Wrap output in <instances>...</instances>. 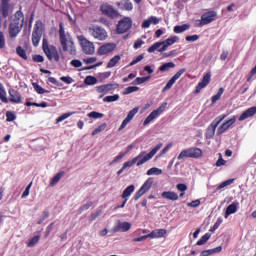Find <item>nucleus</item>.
I'll return each mask as SVG.
<instances>
[{
    "label": "nucleus",
    "mask_w": 256,
    "mask_h": 256,
    "mask_svg": "<svg viewBox=\"0 0 256 256\" xmlns=\"http://www.w3.org/2000/svg\"><path fill=\"white\" fill-rule=\"evenodd\" d=\"M59 39L60 45L64 53L75 56L77 55V47L73 41V37L69 33H65V28L63 27V22L59 24Z\"/></svg>",
    "instance_id": "f257e3e1"
},
{
    "label": "nucleus",
    "mask_w": 256,
    "mask_h": 256,
    "mask_svg": "<svg viewBox=\"0 0 256 256\" xmlns=\"http://www.w3.org/2000/svg\"><path fill=\"white\" fill-rule=\"evenodd\" d=\"M163 147V144H157L148 154L145 155V151L141 152L138 156L133 158L131 161H127L123 164V169H128V167H133V165H137V167H141V165L147 163V161H151L157 152Z\"/></svg>",
    "instance_id": "f03ea898"
},
{
    "label": "nucleus",
    "mask_w": 256,
    "mask_h": 256,
    "mask_svg": "<svg viewBox=\"0 0 256 256\" xmlns=\"http://www.w3.org/2000/svg\"><path fill=\"white\" fill-rule=\"evenodd\" d=\"M24 20L23 12L21 10L16 11L14 14V19L9 25V37L11 39H15V37L21 33Z\"/></svg>",
    "instance_id": "7ed1b4c3"
},
{
    "label": "nucleus",
    "mask_w": 256,
    "mask_h": 256,
    "mask_svg": "<svg viewBox=\"0 0 256 256\" xmlns=\"http://www.w3.org/2000/svg\"><path fill=\"white\" fill-rule=\"evenodd\" d=\"M42 50L44 51L47 59L50 61H54L55 63H59V61H61V56L59 55L57 47L54 45H49L47 38H43L42 40Z\"/></svg>",
    "instance_id": "20e7f679"
},
{
    "label": "nucleus",
    "mask_w": 256,
    "mask_h": 256,
    "mask_svg": "<svg viewBox=\"0 0 256 256\" xmlns=\"http://www.w3.org/2000/svg\"><path fill=\"white\" fill-rule=\"evenodd\" d=\"M87 32L91 37L94 39H97V41H105L109 35L107 34V30L103 28L102 26H99L97 24H92L87 28Z\"/></svg>",
    "instance_id": "39448f33"
},
{
    "label": "nucleus",
    "mask_w": 256,
    "mask_h": 256,
    "mask_svg": "<svg viewBox=\"0 0 256 256\" xmlns=\"http://www.w3.org/2000/svg\"><path fill=\"white\" fill-rule=\"evenodd\" d=\"M43 28V21L37 20L32 32V45L34 47H39V43H41V37H43Z\"/></svg>",
    "instance_id": "423d86ee"
},
{
    "label": "nucleus",
    "mask_w": 256,
    "mask_h": 256,
    "mask_svg": "<svg viewBox=\"0 0 256 256\" xmlns=\"http://www.w3.org/2000/svg\"><path fill=\"white\" fill-rule=\"evenodd\" d=\"M200 157H203V150L201 148H188L180 152L178 155V160L181 161V159L190 158V159H199Z\"/></svg>",
    "instance_id": "0eeeda50"
},
{
    "label": "nucleus",
    "mask_w": 256,
    "mask_h": 256,
    "mask_svg": "<svg viewBox=\"0 0 256 256\" xmlns=\"http://www.w3.org/2000/svg\"><path fill=\"white\" fill-rule=\"evenodd\" d=\"M78 41L82 47V51L83 53H85V55H93V53H95V44H93V42L87 40V38H85V36L80 35L78 36Z\"/></svg>",
    "instance_id": "6e6552de"
},
{
    "label": "nucleus",
    "mask_w": 256,
    "mask_h": 256,
    "mask_svg": "<svg viewBox=\"0 0 256 256\" xmlns=\"http://www.w3.org/2000/svg\"><path fill=\"white\" fill-rule=\"evenodd\" d=\"M133 27V20L129 17H124L121 19L116 26V33L118 35H123V33H127Z\"/></svg>",
    "instance_id": "1a4fd4ad"
},
{
    "label": "nucleus",
    "mask_w": 256,
    "mask_h": 256,
    "mask_svg": "<svg viewBox=\"0 0 256 256\" xmlns=\"http://www.w3.org/2000/svg\"><path fill=\"white\" fill-rule=\"evenodd\" d=\"M217 17V12L209 11L204 13L201 16L200 20H196L195 27H204V25H209V23H213V20Z\"/></svg>",
    "instance_id": "9d476101"
},
{
    "label": "nucleus",
    "mask_w": 256,
    "mask_h": 256,
    "mask_svg": "<svg viewBox=\"0 0 256 256\" xmlns=\"http://www.w3.org/2000/svg\"><path fill=\"white\" fill-rule=\"evenodd\" d=\"M154 181L155 180L153 177L148 178L134 195V201H139V199H141V197H143V195H145V193H147V191L153 187Z\"/></svg>",
    "instance_id": "9b49d317"
},
{
    "label": "nucleus",
    "mask_w": 256,
    "mask_h": 256,
    "mask_svg": "<svg viewBox=\"0 0 256 256\" xmlns=\"http://www.w3.org/2000/svg\"><path fill=\"white\" fill-rule=\"evenodd\" d=\"M100 11L102 15H106V17H110V19H117V17H119V12L109 3H103L100 6Z\"/></svg>",
    "instance_id": "f8f14e48"
},
{
    "label": "nucleus",
    "mask_w": 256,
    "mask_h": 256,
    "mask_svg": "<svg viewBox=\"0 0 256 256\" xmlns=\"http://www.w3.org/2000/svg\"><path fill=\"white\" fill-rule=\"evenodd\" d=\"M227 117L226 114L220 116L219 119H215L212 121V123L208 126L207 131H206V137L207 139H213L215 136V131H217V127H219V123L223 121Z\"/></svg>",
    "instance_id": "ddd939ff"
},
{
    "label": "nucleus",
    "mask_w": 256,
    "mask_h": 256,
    "mask_svg": "<svg viewBox=\"0 0 256 256\" xmlns=\"http://www.w3.org/2000/svg\"><path fill=\"white\" fill-rule=\"evenodd\" d=\"M177 41H179V37L178 36H174L172 38H168L162 42H156L154 43L152 46H150L148 48V53H155V51H157V49H159V47H161V45H163V43H165L166 45H168V47H171V45H175V43H177Z\"/></svg>",
    "instance_id": "4468645a"
},
{
    "label": "nucleus",
    "mask_w": 256,
    "mask_h": 256,
    "mask_svg": "<svg viewBox=\"0 0 256 256\" xmlns=\"http://www.w3.org/2000/svg\"><path fill=\"white\" fill-rule=\"evenodd\" d=\"M167 107V103H162L159 108H157L156 110L152 111L147 118L144 120L143 125H149V123H151L152 121H155V119H157V117H159V115H161V113H163L165 111Z\"/></svg>",
    "instance_id": "2eb2a0df"
},
{
    "label": "nucleus",
    "mask_w": 256,
    "mask_h": 256,
    "mask_svg": "<svg viewBox=\"0 0 256 256\" xmlns=\"http://www.w3.org/2000/svg\"><path fill=\"white\" fill-rule=\"evenodd\" d=\"M137 113H139V107H135L130 110L127 114V117L123 120L122 124L118 128V131H123V129H125L127 125H129V123L133 121V118L135 117V115H137Z\"/></svg>",
    "instance_id": "dca6fc26"
},
{
    "label": "nucleus",
    "mask_w": 256,
    "mask_h": 256,
    "mask_svg": "<svg viewBox=\"0 0 256 256\" xmlns=\"http://www.w3.org/2000/svg\"><path fill=\"white\" fill-rule=\"evenodd\" d=\"M186 71H187L186 68H182L174 76H172V78L167 82L165 87L162 89L163 93H165V91H169V89H171V87L175 85V83L177 82V79H179L181 75H183Z\"/></svg>",
    "instance_id": "f3484780"
},
{
    "label": "nucleus",
    "mask_w": 256,
    "mask_h": 256,
    "mask_svg": "<svg viewBox=\"0 0 256 256\" xmlns=\"http://www.w3.org/2000/svg\"><path fill=\"white\" fill-rule=\"evenodd\" d=\"M209 83H211V72H208L203 76L201 82L197 84L194 93H201V90L205 89Z\"/></svg>",
    "instance_id": "a211bd4d"
},
{
    "label": "nucleus",
    "mask_w": 256,
    "mask_h": 256,
    "mask_svg": "<svg viewBox=\"0 0 256 256\" xmlns=\"http://www.w3.org/2000/svg\"><path fill=\"white\" fill-rule=\"evenodd\" d=\"M118 87L119 85L117 84H104V85L96 86V91L97 93H102L103 95H107L109 91H115V89H117Z\"/></svg>",
    "instance_id": "6ab92c4d"
},
{
    "label": "nucleus",
    "mask_w": 256,
    "mask_h": 256,
    "mask_svg": "<svg viewBox=\"0 0 256 256\" xmlns=\"http://www.w3.org/2000/svg\"><path fill=\"white\" fill-rule=\"evenodd\" d=\"M8 93H9V101L11 103H21L23 97L21 96L19 91L15 90L13 88H10L8 90Z\"/></svg>",
    "instance_id": "aec40b11"
},
{
    "label": "nucleus",
    "mask_w": 256,
    "mask_h": 256,
    "mask_svg": "<svg viewBox=\"0 0 256 256\" xmlns=\"http://www.w3.org/2000/svg\"><path fill=\"white\" fill-rule=\"evenodd\" d=\"M116 47L113 43L104 44L98 48V55H107V53L115 51Z\"/></svg>",
    "instance_id": "412c9836"
},
{
    "label": "nucleus",
    "mask_w": 256,
    "mask_h": 256,
    "mask_svg": "<svg viewBox=\"0 0 256 256\" xmlns=\"http://www.w3.org/2000/svg\"><path fill=\"white\" fill-rule=\"evenodd\" d=\"M131 229V223L129 222H119L117 226L113 228L114 233H119L121 231L122 233H127Z\"/></svg>",
    "instance_id": "4be33fe9"
},
{
    "label": "nucleus",
    "mask_w": 256,
    "mask_h": 256,
    "mask_svg": "<svg viewBox=\"0 0 256 256\" xmlns=\"http://www.w3.org/2000/svg\"><path fill=\"white\" fill-rule=\"evenodd\" d=\"M167 235V229H155L151 233L148 234L150 239H161Z\"/></svg>",
    "instance_id": "5701e85b"
},
{
    "label": "nucleus",
    "mask_w": 256,
    "mask_h": 256,
    "mask_svg": "<svg viewBox=\"0 0 256 256\" xmlns=\"http://www.w3.org/2000/svg\"><path fill=\"white\" fill-rule=\"evenodd\" d=\"M253 115H256V106L250 107L244 111L238 118V121H245V119H249V117H253Z\"/></svg>",
    "instance_id": "b1692460"
},
{
    "label": "nucleus",
    "mask_w": 256,
    "mask_h": 256,
    "mask_svg": "<svg viewBox=\"0 0 256 256\" xmlns=\"http://www.w3.org/2000/svg\"><path fill=\"white\" fill-rule=\"evenodd\" d=\"M162 199H168V201H178L179 195L173 191H165L161 194Z\"/></svg>",
    "instance_id": "393cba45"
},
{
    "label": "nucleus",
    "mask_w": 256,
    "mask_h": 256,
    "mask_svg": "<svg viewBox=\"0 0 256 256\" xmlns=\"http://www.w3.org/2000/svg\"><path fill=\"white\" fill-rule=\"evenodd\" d=\"M118 7L123 9L124 11H132L133 10V3L130 0H122L118 2Z\"/></svg>",
    "instance_id": "a878e982"
},
{
    "label": "nucleus",
    "mask_w": 256,
    "mask_h": 256,
    "mask_svg": "<svg viewBox=\"0 0 256 256\" xmlns=\"http://www.w3.org/2000/svg\"><path fill=\"white\" fill-rule=\"evenodd\" d=\"M221 251H223V247L218 246V247L213 248V249L203 250V251L200 253V256L215 255V253H221Z\"/></svg>",
    "instance_id": "bb28decb"
},
{
    "label": "nucleus",
    "mask_w": 256,
    "mask_h": 256,
    "mask_svg": "<svg viewBox=\"0 0 256 256\" xmlns=\"http://www.w3.org/2000/svg\"><path fill=\"white\" fill-rule=\"evenodd\" d=\"M237 205H239V203L233 202L226 208L225 219H227L229 215H233V213H237Z\"/></svg>",
    "instance_id": "cd10ccee"
},
{
    "label": "nucleus",
    "mask_w": 256,
    "mask_h": 256,
    "mask_svg": "<svg viewBox=\"0 0 256 256\" xmlns=\"http://www.w3.org/2000/svg\"><path fill=\"white\" fill-rule=\"evenodd\" d=\"M65 175V171L58 172L50 181V187H54V185H57L59 181H61V178Z\"/></svg>",
    "instance_id": "c85d7f7f"
},
{
    "label": "nucleus",
    "mask_w": 256,
    "mask_h": 256,
    "mask_svg": "<svg viewBox=\"0 0 256 256\" xmlns=\"http://www.w3.org/2000/svg\"><path fill=\"white\" fill-rule=\"evenodd\" d=\"M169 69H175V63H173V62H167V63L162 64V65L159 67V71H160L161 73H165V71H169Z\"/></svg>",
    "instance_id": "c756f323"
},
{
    "label": "nucleus",
    "mask_w": 256,
    "mask_h": 256,
    "mask_svg": "<svg viewBox=\"0 0 256 256\" xmlns=\"http://www.w3.org/2000/svg\"><path fill=\"white\" fill-rule=\"evenodd\" d=\"M0 100L2 103H9V99L7 98V92L5 91V87H3V83L0 82Z\"/></svg>",
    "instance_id": "7c9ffc66"
},
{
    "label": "nucleus",
    "mask_w": 256,
    "mask_h": 256,
    "mask_svg": "<svg viewBox=\"0 0 256 256\" xmlns=\"http://www.w3.org/2000/svg\"><path fill=\"white\" fill-rule=\"evenodd\" d=\"M135 191V185L128 186L122 193V199H127V197H131V194Z\"/></svg>",
    "instance_id": "2f4dec72"
},
{
    "label": "nucleus",
    "mask_w": 256,
    "mask_h": 256,
    "mask_svg": "<svg viewBox=\"0 0 256 256\" xmlns=\"http://www.w3.org/2000/svg\"><path fill=\"white\" fill-rule=\"evenodd\" d=\"M119 61H121V56L116 55L114 56L112 59H110V61L107 63V68L108 69H113V67H115L117 65V63H119Z\"/></svg>",
    "instance_id": "473e14b6"
},
{
    "label": "nucleus",
    "mask_w": 256,
    "mask_h": 256,
    "mask_svg": "<svg viewBox=\"0 0 256 256\" xmlns=\"http://www.w3.org/2000/svg\"><path fill=\"white\" fill-rule=\"evenodd\" d=\"M223 93H225V89L223 87L219 88L217 94L212 96L211 98L212 105H215V103H217L219 99H221V95H223Z\"/></svg>",
    "instance_id": "72a5a7b5"
},
{
    "label": "nucleus",
    "mask_w": 256,
    "mask_h": 256,
    "mask_svg": "<svg viewBox=\"0 0 256 256\" xmlns=\"http://www.w3.org/2000/svg\"><path fill=\"white\" fill-rule=\"evenodd\" d=\"M16 53L18 56L21 57V59H24V61H27V59H29L27 57V51H25V49H23V47H21V46H17Z\"/></svg>",
    "instance_id": "f704fd0d"
},
{
    "label": "nucleus",
    "mask_w": 256,
    "mask_h": 256,
    "mask_svg": "<svg viewBox=\"0 0 256 256\" xmlns=\"http://www.w3.org/2000/svg\"><path fill=\"white\" fill-rule=\"evenodd\" d=\"M209 239H211V233H206L199 239V241H197L196 245H205Z\"/></svg>",
    "instance_id": "c9c22d12"
},
{
    "label": "nucleus",
    "mask_w": 256,
    "mask_h": 256,
    "mask_svg": "<svg viewBox=\"0 0 256 256\" xmlns=\"http://www.w3.org/2000/svg\"><path fill=\"white\" fill-rule=\"evenodd\" d=\"M32 86L34 87V90L38 95H43L45 93H49V90H45L41 85H38L36 82L32 83Z\"/></svg>",
    "instance_id": "e433bc0d"
},
{
    "label": "nucleus",
    "mask_w": 256,
    "mask_h": 256,
    "mask_svg": "<svg viewBox=\"0 0 256 256\" xmlns=\"http://www.w3.org/2000/svg\"><path fill=\"white\" fill-rule=\"evenodd\" d=\"M105 129H107V123L104 122L92 131L93 137H95V135H99V133H101V131H105Z\"/></svg>",
    "instance_id": "4c0bfd02"
},
{
    "label": "nucleus",
    "mask_w": 256,
    "mask_h": 256,
    "mask_svg": "<svg viewBox=\"0 0 256 256\" xmlns=\"http://www.w3.org/2000/svg\"><path fill=\"white\" fill-rule=\"evenodd\" d=\"M191 26L189 24H183L181 26H175L174 27V33H184V31H187Z\"/></svg>",
    "instance_id": "58836bf2"
},
{
    "label": "nucleus",
    "mask_w": 256,
    "mask_h": 256,
    "mask_svg": "<svg viewBox=\"0 0 256 256\" xmlns=\"http://www.w3.org/2000/svg\"><path fill=\"white\" fill-rule=\"evenodd\" d=\"M163 174V170L157 168V167H153L150 168L147 172L146 175L151 176V175H162Z\"/></svg>",
    "instance_id": "ea45409f"
},
{
    "label": "nucleus",
    "mask_w": 256,
    "mask_h": 256,
    "mask_svg": "<svg viewBox=\"0 0 256 256\" xmlns=\"http://www.w3.org/2000/svg\"><path fill=\"white\" fill-rule=\"evenodd\" d=\"M85 85H97V78L95 76H86L84 79Z\"/></svg>",
    "instance_id": "a19ab883"
},
{
    "label": "nucleus",
    "mask_w": 256,
    "mask_h": 256,
    "mask_svg": "<svg viewBox=\"0 0 256 256\" xmlns=\"http://www.w3.org/2000/svg\"><path fill=\"white\" fill-rule=\"evenodd\" d=\"M104 103H113L115 101H119V94H115L112 96H106L103 98Z\"/></svg>",
    "instance_id": "79ce46f5"
},
{
    "label": "nucleus",
    "mask_w": 256,
    "mask_h": 256,
    "mask_svg": "<svg viewBox=\"0 0 256 256\" xmlns=\"http://www.w3.org/2000/svg\"><path fill=\"white\" fill-rule=\"evenodd\" d=\"M150 77L146 76V77H138L136 78L133 82L132 85H143V83H145V81H149Z\"/></svg>",
    "instance_id": "37998d69"
},
{
    "label": "nucleus",
    "mask_w": 256,
    "mask_h": 256,
    "mask_svg": "<svg viewBox=\"0 0 256 256\" xmlns=\"http://www.w3.org/2000/svg\"><path fill=\"white\" fill-rule=\"evenodd\" d=\"M71 115H75V112H68V113L62 114L56 119V123H61L62 121H65V119H69Z\"/></svg>",
    "instance_id": "c03bdc74"
},
{
    "label": "nucleus",
    "mask_w": 256,
    "mask_h": 256,
    "mask_svg": "<svg viewBox=\"0 0 256 256\" xmlns=\"http://www.w3.org/2000/svg\"><path fill=\"white\" fill-rule=\"evenodd\" d=\"M137 91H139V87L129 86V87L125 88L123 95H131V93H135Z\"/></svg>",
    "instance_id": "a18cd8bd"
},
{
    "label": "nucleus",
    "mask_w": 256,
    "mask_h": 256,
    "mask_svg": "<svg viewBox=\"0 0 256 256\" xmlns=\"http://www.w3.org/2000/svg\"><path fill=\"white\" fill-rule=\"evenodd\" d=\"M16 119H17V116L15 115V113H13L11 111L6 112V121L8 123H11L12 121H15Z\"/></svg>",
    "instance_id": "49530a36"
},
{
    "label": "nucleus",
    "mask_w": 256,
    "mask_h": 256,
    "mask_svg": "<svg viewBox=\"0 0 256 256\" xmlns=\"http://www.w3.org/2000/svg\"><path fill=\"white\" fill-rule=\"evenodd\" d=\"M88 117H90L91 119H102V117H104L103 113H99L97 111H92L90 113H88Z\"/></svg>",
    "instance_id": "de8ad7c7"
},
{
    "label": "nucleus",
    "mask_w": 256,
    "mask_h": 256,
    "mask_svg": "<svg viewBox=\"0 0 256 256\" xmlns=\"http://www.w3.org/2000/svg\"><path fill=\"white\" fill-rule=\"evenodd\" d=\"M60 81H63V83H66V85H71V83H75V80L71 78V76H62L60 77Z\"/></svg>",
    "instance_id": "09e8293b"
},
{
    "label": "nucleus",
    "mask_w": 256,
    "mask_h": 256,
    "mask_svg": "<svg viewBox=\"0 0 256 256\" xmlns=\"http://www.w3.org/2000/svg\"><path fill=\"white\" fill-rule=\"evenodd\" d=\"M229 129V126L224 122L218 129H217V135H223L225 131Z\"/></svg>",
    "instance_id": "8fccbe9b"
},
{
    "label": "nucleus",
    "mask_w": 256,
    "mask_h": 256,
    "mask_svg": "<svg viewBox=\"0 0 256 256\" xmlns=\"http://www.w3.org/2000/svg\"><path fill=\"white\" fill-rule=\"evenodd\" d=\"M39 239H41L40 236H34L29 242L28 247H35L37 243H39Z\"/></svg>",
    "instance_id": "3c124183"
},
{
    "label": "nucleus",
    "mask_w": 256,
    "mask_h": 256,
    "mask_svg": "<svg viewBox=\"0 0 256 256\" xmlns=\"http://www.w3.org/2000/svg\"><path fill=\"white\" fill-rule=\"evenodd\" d=\"M70 65L76 69H79V67H83V62H81L79 59H74L70 62Z\"/></svg>",
    "instance_id": "603ef678"
},
{
    "label": "nucleus",
    "mask_w": 256,
    "mask_h": 256,
    "mask_svg": "<svg viewBox=\"0 0 256 256\" xmlns=\"http://www.w3.org/2000/svg\"><path fill=\"white\" fill-rule=\"evenodd\" d=\"M143 59H145V56H143V54L138 55L132 62H130L129 66L133 67V65H137V63L143 61Z\"/></svg>",
    "instance_id": "864d4df0"
},
{
    "label": "nucleus",
    "mask_w": 256,
    "mask_h": 256,
    "mask_svg": "<svg viewBox=\"0 0 256 256\" xmlns=\"http://www.w3.org/2000/svg\"><path fill=\"white\" fill-rule=\"evenodd\" d=\"M90 207H93V202L89 201L86 204L82 205L79 208V213H83V211H87V209H89Z\"/></svg>",
    "instance_id": "5fc2aeb1"
},
{
    "label": "nucleus",
    "mask_w": 256,
    "mask_h": 256,
    "mask_svg": "<svg viewBox=\"0 0 256 256\" xmlns=\"http://www.w3.org/2000/svg\"><path fill=\"white\" fill-rule=\"evenodd\" d=\"M199 205H201V200L197 199L193 200L192 202H189L187 204V207H192L193 209H195L196 207H199Z\"/></svg>",
    "instance_id": "6e6d98bb"
},
{
    "label": "nucleus",
    "mask_w": 256,
    "mask_h": 256,
    "mask_svg": "<svg viewBox=\"0 0 256 256\" xmlns=\"http://www.w3.org/2000/svg\"><path fill=\"white\" fill-rule=\"evenodd\" d=\"M235 181V179H228L224 182H222L219 186L218 189H223L224 187H227L228 185H231Z\"/></svg>",
    "instance_id": "4d7b16f0"
},
{
    "label": "nucleus",
    "mask_w": 256,
    "mask_h": 256,
    "mask_svg": "<svg viewBox=\"0 0 256 256\" xmlns=\"http://www.w3.org/2000/svg\"><path fill=\"white\" fill-rule=\"evenodd\" d=\"M102 211L101 210H97L96 212L92 213L90 215L89 221H95V219H97V217L101 216Z\"/></svg>",
    "instance_id": "13d9d810"
},
{
    "label": "nucleus",
    "mask_w": 256,
    "mask_h": 256,
    "mask_svg": "<svg viewBox=\"0 0 256 256\" xmlns=\"http://www.w3.org/2000/svg\"><path fill=\"white\" fill-rule=\"evenodd\" d=\"M31 185H33V182H31L24 190V192L22 193V199H24V197H29V193L31 191Z\"/></svg>",
    "instance_id": "bf43d9fd"
},
{
    "label": "nucleus",
    "mask_w": 256,
    "mask_h": 256,
    "mask_svg": "<svg viewBox=\"0 0 256 256\" xmlns=\"http://www.w3.org/2000/svg\"><path fill=\"white\" fill-rule=\"evenodd\" d=\"M32 59L34 63H43V61H45V58L41 55H34Z\"/></svg>",
    "instance_id": "052dcab7"
},
{
    "label": "nucleus",
    "mask_w": 256,
    "mask_h": 256,
    "mask_svg": "<svg viewBox=\"0 0 256 256\" xmlns=\"http://www.w3.org/2000/svg\"><path fill=\"white\" fill-rule=\"evenodd\" d=\"M0 49H5V34L0 31Z\"/></svg>",
    "instance_id": "680f3d73"
},
{
    "label": "nucleus",
    "mask_w": 256,
    "mask_h": 256,
    "mask_svg": "<svg viewBox=\"0 0 256 256\" xmlns=\"http://www.w3.org/2000/svg\"><path fill=\"white\" fill-rule=\"evenodd\" d=\"M47 217H49V212L48 211H44L42 213V216L38 220V225H41V223H43V221H45V219H47Z\"/></svg>",
    "instance_id": "e2e57ef3"
},
{
    "label": "nucleus",
    "mask_w": 256,
    "mask_h": 256,
    "mask_svg": "<svg viewBox=\"0 0 256 256\" xmlns=\"http://www.w3.org/2000/svg\"><path fill=\"white\" fill-rule=\"evenodd\" d=\"M185 40H186V41H189V42L198 41V40H199V35L194 34V35H192V36H186Z\"/></svg>",
    "instance_id": "0e129e2a"
},
{
    "label": "nucleus",
    "mask_w": 256,
    "mask_h": 256,
    "mask_svg": "<svg viewBox=\"0 0 256 256\" xmlns=\"http://www.w3.org/2000/svg\"><path fill=\"white\" fill-rule=\"evenodd\" d=\"M86 65H91L97 61V57H90L83 60Z\"/></svg>",
    "instance_id": "69168bd1"
},
{
    "label": "nucleus",
    "mask_w": 256,
    "mask_h": 256,
    "mask_svg": "<svg viewBox=\"0 0 256 256\" xmlns=\"http://www.w3.org/2000/svg\"><path fill=\"white\" fill-rule=\"evenodd\" d=\"M176 188L178 189V191H182L183 193H185V191H187V184H177Z\"/></svg>",
    "instance_id": "338daca9"
},
{
    "label": "nucleus",
    "mask_w": 256,
    "mask_h": 256,
    "mask_svg": "<svg viewBox=\"0 0 256 256\" xmlns=\"http://www.w3.org/2000/svg\"><path fill=\"white\" fill-rule=\"evenodd\" d=\"M144 43H145V42H144L143 40L138 39V40L134 43L133 48H134V49H139V48H141L142 45H144Z\"/></svg>",
    "instance_id": "774afa93"
}]
</instances>
